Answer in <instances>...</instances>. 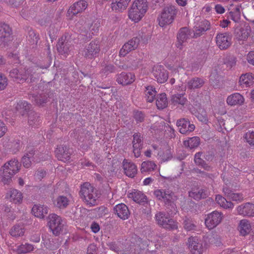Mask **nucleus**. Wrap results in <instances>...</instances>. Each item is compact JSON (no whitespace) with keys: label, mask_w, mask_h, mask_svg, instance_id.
<instances>
[{"label":"nucleus","mask_w":254,"mask_h":254,"mask_svg":"<svg viewBox=\"0 0 254 254\" xmlns=\"http://www.w3.org/2000/svg\"><path fill=\"white\" fill-rule=\"evenodd\" d=\"M20 167L21 164L15 158L6 162L0 169V179L3 184H9L12 181V178L19 171Z\"/></svg>","instance_id":"nucleus-1"},{"label":"nucleus","mask_w":254,"mask_h":254,"mask_svg":"<svg viewBox=\"0 0 254 254\" xmlns=\"http://www.w3.org/2000/svg\"><path fill=\"white\" fill-rule=\"evenodd\" d=\"M79 195L87 205L95 206L97 204L99 198L98 190L89 183L85 182L81 185Z\"/></svg>","instance_id":"nucleus-2"},{"label":"nucleus","mask_w":254,"mask_h":254,"mask_svg":"<svg viewBox=\"0 0 254 254\" xmlns=\"http://www.w3.org/2000/svg\"><path fill=\"white\" fill-rule=\"evenodd\" d=\"M34 73V68L32 67L13 68L9 71V77L15 82L23 83L26 81H33L32 78Z\"/></svg>","instance_id":"nucleus-3"},{"label":"nucleus","mask_w":254,"mask_h":254,"mask_svg":"<svg viewBox=\"0 0 254 254\" xmlns=\"http://www.w3.org/2000/svg\"><path fill=\"white\" fill-rule=\"evenodd\" d=\"M48 225L54 235L59 236L63 231L65 225L64 221L62 218L55 214L49 215L48 218Z\"/></svg>","instance_id":"nucleus-4"},{"label":"nucleus","mask_w":254,"mask_h":254,"mask_svg":"<svg viewBox=\"0 0 254 254\" xmlns=\"http://www.w3.org/2000/svg\"><path fill=\"white\" fill-rule=\"evenodd\" d=\"M177 11L174 6L170 5L164 7L158 18L159 25L161 27H164L172 23Z\"/></svg>","instance_id":"nucleus-5"},{"label":"nucleus","mask_w":254,"mask_h":254,"mask_svg":"<svg viewBox=\"0 0 254 254\" xmlns=\"http://www.w3.org/2000/svg\"><path fill=\"white\" fill-rule=\"evenodd\" d=\"M155 218L157 224L165 229L174 230L178 228L177 223L168 217L165 212L161 211L157 212Z\"/></svg>","instance_id":"nucleus-6"},{"label":"nucleus","mask_w":254,"mask_h":254,"mask_svg":"<svg viewBox=\"0 0 254 254\" xmlns=\"http://www.w3.org/2000/svg\"><path fill=\"white\" fill-rule=\"evenodd\" d=\"M223 214L217 211H214L207 215L205 218V224L208 229L216 227L222 221Z\"/></svg>","instance_id":"nucleus-7"},{"label":"nucleus","mask_w":254,"mask_h":254,"mask_svg":"<svg viewBox=\"0 0 254 254\" xmlns=\"http://www.w3.org/2000/svg\"><path fill=\"white\" fill-rule=\"evenodd\" d=\"M188 244L192 254H202L204 251L203 244L197 237H190L188 240Z\"/></svg>","instance_id":"nucleus-8"},{"label":"nucleus","mask_w":254,"mask_h":254,"mask_svg":"<svg viewBox=\"0 0 254 254\" xmlns=\"http://www.w3.org/2000/svg\"><path fill=\"white\" fill-rule=\"evenodd\" d=\"M99 51L98 42L92 41L85 47L82 55L86 59H92L97 57Z\"/></svg>","instance_id":"nucleus-9"},{"label":"nucleus","mask_w":254,"mask_h":254,"mask_svg":"<svg viewBox=\"0 0 254 254\" xmlns=\"http://www.w3.org/2000/svg\"><path fill=\"white\" fill-rule=\"evenodd\" d=\"M152 73L154 79L158 83H164L168 78L167 71L162 65L155 66L153 68Z\"/></svg>","instance_id":"nucleus-10"},{"label":"nucleus","mask_w":254,"mask_h":254,"mask_svg":"<svg viewBox=\"0 0 254 254\" xmlns=\"http://www.w3.org/2000/svg\"><path fill=\"white\" fill-rule=\"evenodd\" d=\"M132 151L136 158L139 157L141 155V150L143 148V136L140 133H135L133 135L132 141Z\"/></svg>","instance_id":"nucleus-11"},{"label":"nucleus","mask_w":254,"mask_h":254,"mask_svg":"<svg viewBox=\"0 0 254 254\" xmlns=\"http://www.w3.org/2000/svg\"><path fill=\"white\" fill-rule=\"evenodd\" d=\"M140 42L139 38L133 37L127 43H126L120 51V56L125 57L129 52L136 49Z\"/></svg>","instance_id":"nucleus-12"},{"label":"nucleus","mask_w":254,"mask_h":254,"mask_svg":"<svg viewBox=\"0 0 254 254\" xmlns=\"http://www.w3.org/2000/svg\"><path fill=\"white\" fill-rule=\"evenodd\" d=\"M238 214L244 217L254 216V204L250 202L243 203L239 205L237 209Z\"/></svg>","instance_id":"nucleus-13"},{"label":"nucleus","mask_w":254,"mask_h":254,"mask_svg":"<svg viewBox=\"0 0 254 254\" xmlns=\"http://www.w3.org/2000/svg\"><path fill=\"white\" fill-rule=\"evenodd\" d=\"M87 2L83 0H80L74 2L68 8L67 14L71 16H75L84 11L87 7Z\"/></svg>","instance_id":"nucleus-14"},{"label":"nucleus","mask_w":254,"mask_h":254,"mask_svg":"<svg viewBox=\"0 0 254 254\" xmlns=\"http://www.w3.org/2000/svg\"><path fill=\"white\" fill-rule=\"evenodd\" d=\"M177 126L179 131L182 134H189L193 131L195 128V126L191 124L188 119L182 118L177 121Z\"/></svg>","instance_id":"nucleus-15"},{"label":"nucleus","mask_w":254,"mask_h":254,"mask_svg":"<svg viewBox=\"0 0 254 254\" xmlns=\"http://www.w3.org/2000/svg\"><path fill=\"white\" fill-rule=\"evenodd\" d=\"M56 156L58 160L65 162L70 159L71 152L66 146H58L55 150Z\"/></svg>","instance_id":"nucleus-16"},{"label":"nucleus","mask_w":254,"mask_h":254,"mask_svg":"<svg viewBox=\"0 0 254 254\" xmlns=\"http://www.w3.org/2000/svg\"><path fill=\"white\" fill-rule=\"evenodd\" d=\"M35 149L33 146H29L27 148L26 152L22 158V163L24 167L29 168L31 165L32 161L35 159Z\"/></svg>","instance_id":"nucleus-17"},{"label":"nucleus","mask_w":254,"mask_h":254,"mask_svg":"<svg viewBox=\"0 0 254 254\" xmlns=\"http://www.w3.org/2000/svg\"><path fill=\"white\" fill-rule=\"evenodd\" d=\"M231 38L226 33H219L216 37V41L217 46L221 50L227 49L231 44Z\"/></svg>","instance_id":"nucleus-18"},{"label":"nucleus","mask_w":254,"mask_h":254,"mask_svg":"<svg viewBox=\"0 0 254 254\" xmlns=\"http://www.w3.org/2000/svg\"><path fill=\"white\" fill-rule=\"evenodd\" d=\"M114 211L117 216L123 220L128 218L130 211L127 206L124 203H120L114 207Z\"/></svg>","instance_id":"nucleus-19"},{"label":"nucleus","mask_w":254,"mask_h":254,"mask_svg":"<svg viewBox=\"0 0 254 254\" xmlns=\"http://www.w3.org/2000/svg\"><path fill=\"white\" fill-rule=\"evenodd\" d=\"M210 28V23L207 20H202L198 26L194 27L193 37L196 38L203 35L206 31Z\"/></svg>","instance_id":"nucleus-20"},{"label":"nucleus","mask_w":254,"mask_h":254,"mask_svg":"<svg viewBox=\"0 0 254 254\" xmlns=\"http://www.w3.org/2000/svg\"><path fill=\"white\" fill-rule=\"evenodd\" d=\"M131 0H112L111 7L116 12H122L127 9Z\"/></svg>","instance_id":"nucleus-21"},{"label":"nucleus","mask_w":254,"mask_h":254,"mask_svg":"<svg viewBox=\"0 0 254 254\" xmlns=\"http://www.w3.org/2000/svg\"><path fill=\"white\" fill-rule=\"evenodd\" d=\"M12 30L9 26L5 23H0V45L8 41Z\"/></svg>","instance_id":"nucleus-22"},{"label":"nucleus","mask_w":254,"mask_h":254,"mask_svg":"<svg viewBox=\"0 0 254 254\" xmlns=\"http://www.w3.org/2000/svg\"><path fill=\"white\" fill-rule=\"evenodd\" d=\"M223 191L225 196L232 201L241 202L244 199L242 193H235L227 186L223 187Z\"/></svg>","instance_id":"nucleus-23"},{"label":"nucleus","mask_w":254,"mask_h":254,"mask_svg":"<svg viewBox=\"0 0 254 254\" xmlns=\"http://www.w3.org/2000/svg\"><path fill=\"white\" fill-rule=\"evenodd\" d=\"M49 212V208L44 205L35 204L32 208V212L36 217L44 218Z\"/></svg>","instance_id":"nucleus-24"},{"label":"nucleus","mask_w":254,"mask_h":254,"mask_svg":"<svg viewBox=\"0 0 254 254\" xmlns=\"http://www.w3.org/2000/svg\"><path fill=\"white\" fill-rule=\"evenodd\" d=\"M123 166L125 174L130 178H133L137 173V167L132 162H128L126 159L123 161Z\"/></svg>","instance_id":"nucleus-25"},{"label":"nucleus","mask_w":254,"mask_h":254,"mask_svg":"<svg viewBox=\"0 0 254 254\" xmlns=\"http://www.w3.org/2000/svg\"><path fill=\"white\" fill-rule=\"evenodd\" d=\"M117 81L123 85L130 84L134 81V75L130 72H123L118 75Z\"/></svg>","instance_id":"nucleus-26"},{"label":"nucleus","mask_w":254,"mask_h":254,"mask_svg":"<svg viewBox=\"0 0 254 254\" xmlns=\"http://www.w3.org/2000/svg\"><path fill=\"white\" fill-rule=\"evenodd\" d=\"M191 31L187 27L180 28L177 33V39L180 45L187 41L190 36Z\"/></svg>","instance_id":"nucleus-27"},{"label":"nucleus","mask_w":254,"mask_h":254,"mask_svg":"<svg viewBox=\"0 0 254 254\" xmlns=\"http://www.w3.org/2000/svg\"><path fill=\"white\" fill-rule=\"evenodd\" d=\"M57 50L61 55L67 54L71 48L70 45L66 41L65 37H62L57 45Z\"/></svg>","instance_id":"nucleus-28"},{"label":"nucleus","mask_w":254,"mask_h":254,"mask_svg":"<svg viewBox=\"0 0 254 254\" xmlns=\"http://www.w3.org/2000/svg\"><path fill=\"white\" fill-rule=\"evenodd\" d=\"M129 198L132 199V200L138 203H144L147 201V197L142 192L134 190L133 191L130 192L128 194Z\"/></svg>","instance_id":"nucleus-29"},{"label":"nucleus","mask_w":254,"mask_h":254,"mask_svg":"<svg viewBox=\"0 0 254 254\" xmlns=\"http://www.w3.org/2000/svg\"><path fill=\"white\" fill-rule=\"evenodd\" d=\"M204 84L203 79L195 77L190 79L187 83V86L190 90H194L200 88Z\"/></svg>","instance_id":"nucleus-30"},{"label":"nucleus","mask_w":254,"mask_h":254,"mask_svg":"<svg viewBox=\"0 0 254 254\" xmlns=\"http://www.w3.org/2000/svg\"><path fill=\"white\" fill-rule=\"evenodd\" d=\"M145 14L148 8L147 0H134L130 7Z\"/></svg>","instance_id":"nucleus-31"},{"label":"nucleus","mask_w":254,"mask_h":254,"mask_svg":"<svg viewBox=\"0 0 254 254\" xmlns=\"http://www.w3.org/2000/svg\"><path fill=\"white\" fill-rule=\"evenodd\" d=\"M244 102V98L240 94L236 93L228 97L227 103L228 104L233 106L241 105Z\"/></svg>","instance_id":"nucleus-32"},{"label":"nucleus","mask_w":254,"mask_h":254,"mask_svg":"<svg viewBox=\"0 0 254 254\" xmlns=\"http://www.w3.org/2000/svg\"><path fill=\"white\" fill-rule=\"evenodd\" d=\"M25 229L22 224H16L11 227L9 231L10 235L15 238H18L24 235Z\"/></svg>","instance_id":"nucleus-33"},{"label":"nucleus","mask_w":254,"mask_h":254,"mask_svg":"<svg viewBox=\"0 0 254 254\" xmlns=\"http://www.w3.org/2000/svg\"><path fill=\"white\" fill-rule=\"evenodd\" d=\"M10 201L14 203H20L22 201L23 196L22 193L16 189H11L7 193Z\"/></svg>","instance_id":"nucleus-34"},{"label":"nucleus","mask_w":254,"mask_h":254,"mask_svg":"<svg viewBox=\"0 0 254 254\" xmlns=\"http://www.w3.org/2000/svg\"><path fill=\"white\" fill-rule=\"evenodd\" d=\"M168 99L165 93H161L157 96L156 105L158 109L162 110L165 109L168 106Z\"/></svg>","instance_id":"nucleus-35"},{"label":"nucleus","mask_w":254,"mask_h":254,"mask_svg":"<svg viewBox=\"0 0 254 254\" xmlns=\"http://www.w3.org/2000/svg\"><path fill=\"white\" fill-rule=\"evenodd\" d=\"M145 14L138 11L137 9H135L134 8L130 7L128 12V16L130 19L134 22H138L144 16Z\"/></svg>","instance_id":"nucleus-36"},{"label":"nucleus","mask_w":254,"mask_h":254,"mask_svg":"<svg viewBox=\"0 0 254 254\" xmlns=\"http://www.w3.org/2000/svg\"><path fill=\"white\" fill-rule=\"evenodd\" d=\"M254 82V78L251 73L242 74L240 77L239 82L241 85L249 87L253 84Z\"/></svg>","instance_id":"nucleus-37"},{"label":"nucleus","mask_w":254,"mask_h":254,"mask_svg":"<svg viewBox=\"0 0 254 254\" xmlns=\"http://www.w3.org/2000/svg\"><path fill=\"white\" fill-rule=\"evenodd\" d=\"M75 29L82 35H87L89 29V24H86L83 18L80 19L75 25Z\"/></svg>","instance_id":"nucleus-38"},{"label":"nucleus","mask_w":254,"mask_h":254,"mask_svg":"<svg viewBox=\"0 0 254 254\" xmlns=\"http://www.w3.org/2000/svg\"><path fill=\"white\" fill-rule=\"evenodd\" d=\"M34 250V247L33 245L26 243L17 246L15 252L18 254H25L32 252Z\"/></svg>","instance_id":"nucleus-39"},{"label":"nucleus","mask_w":254,"mask_h":254,"mask_svg":"<svg viewBox=\"0 0 254 254\" xmlns=\"http://www.w3.org/2000/svg\"><path fill=\"white\" fill-rule=\"evenodd\" d=\"M239 229L241 235L244 236L247 235L251 230V226L250 222L246 219L241 220L239 224Z\"/></svg>","instance_id":"nucleus-40"},{"label":"nucleus","mask_w":254,"mask_h":254,"mask_svg":"<svg viewBox=\"0 0 254 254\" xmlns=\"http://www.w3.org/2000/svg\"><path fill=\"white\" fill-rule=\"evenodd\" d=\"M157 92L155 88L152 86H148L145 87L144 90L145 98L148 102H152L156 95Z\"/></svg>","instance_id":"nucleus-41"},{"label":"nucleus","mask_w":254,"mask_h":254,"mask_svg":"<svg viewBox=\"0 0 254 254\" xmlns=\"http://www.w3.org/2000/svg\"><path fill=\"white\" fill-rule=\"evenodd\" d=\"M215 200L220 206L224 208H233L234 207V204L231 201H227L225 197L220 195H216Z\"/></svg>","instance_id":"nucleus-42"},{"label":"nucleus","mask_w":254,"mask_h":254,"mask_svg":"<svg viewBox=\"0 0 254 254\" xmlns=\"http://www.w3.org/2000/svg\"><path fill=\"white\" fill-rule=\"evenodd\" d=\"M54 203L57 207L64 209L68 205L69 200L66 196L60 195L55 200Z\"/></svg>","instance_id":"nucleus-43"},{"label":"nucleus","mask_w":254,"mask_h":254,"mask_svg":"<svg viewBox=\"0 0 254 254\" xmlns=\"http://www.w3.org/2000/svg\"><path fill=\"white\" fill-rule=\"evenodd\" d=\"M187 101V98L182 94H177L172 96L171 102L174 105H184Z\"/></svg>","instance_id":"nucleus-44"},{"label":"nucleus","mask_w":254,"mask_h":254,"mask_svg":"<svg viewBox=\"0 0 254 254\" xmlns=\"http://www.w3.org/2000/svg\"><path fill=\"white\" fill-rule=\"evenodd\" d=\"M30 104H28L26 101H20L17 103L15 108L17 111L23 115L25 112L30 110Z\"/></svg>","instance_id":"nucleus-45"},{"label":"nucleus","mask_w":254,"mask_h":254,"mask_svg":"<svg viewBox=\"0 0 254 254\" xmlns=\"http://www.w3.org/2000/svg\"><path fill=\"white\" fill-rule=\"evenodd\" d=\"M241 8L240 5H237L233 10L229 12L228 17L230 18L235 22H238L240 19Z\"/></svg>","instance_id":"nucleus-46"},{"label":"nucleus","mask_w":254,"mask_h":254,"mask_svg":"<svg viewBox=\"0 0 254 254\" xmlns=\"http://www.w3.org/2000/svg\"><path fill=\"white\" fill-rule=\"evenodd\" d=\"M156 167V164L152 161H144L141 164L140 170L141 173L151 172L153 171Z\"/></svg>","instance_id":"nucleus-47"},{"label":"nucleus","mask_w":254,"mask_h":254,"mask_svg":"<svg viewBox=\"0 0 254 254\" xmlns=\"http://www.w3.org/2000/svg\"><path fill=\"white\" fill-rule=\"evenodd\" d=\"M200 143V139L198 137L194 136L190 138L189 140H186L184 142L185 146L188 147L190 149L197 147Z\"/></svg>","instance_id":"nucleus-48"},{"label":"nucleus","mask_w":254,"mask_h":254,"mask_svg":"<svg viewBox=\"0 0 254 254\" xmlns=\"http://www.w3.org/2000/svg\"><path fill=\"white\" fill-rule=\"evenodd\" d=\"M190 195L195 199H200L206 196V191L203 189H196L192 190L190 192Z\"/></svg>","instance_id":"nucleus-49"},{"label":"nucleus","mask_w":254,"mask_h":254,"mask_svg":"<svg viewBox=\"0 0 254 254\" xmlns=\"http://www.w3.org/2000/svg\"><path fill=\"white\" fill-rule=\"evenodd\" d=\"M237 38L240 40H244L249 36L248 29L244 28H237L235 30Z\"/></svg>","instance_id":"nucleus-50"},{"label":"nucleus","mask_w":254,"mask_h":254,"mask_svg":"<svg viewBox=\"0 0 254 254\" xmlns=\"http://www.w3.org/2000/svg\"><path fill=\"white\" fill-rule=\"evenodd\" d=\"M40 120L38 114L34 112H31L28 115V124L31 126H36L39 124Z\"/></svg>","instance_id":"nucleus-51"},{"label":"nucleus","mask_w":254,"mask_h":254,"mask_svg":"<svg viewBox=\"0 0 254 254\" xmlns=\"http://www.w3.org/2000/svg\"><path fill=\"white\" fill-rule=\"evenodd\" d=\"M183 225L185 229L188 231L194 230L196 227L194 221L187 217H185L184 219Z\"/></svg>","instance_id":"nucleus-52"},{"label":"nucleus","mask_w":254,"mask_h":254,"mask_svg":"<svg viewBox=\"0 0 254 254\" xmlns=\"http://www.w3.org/2000/svg\"><path fill=\"white\" fill-rule=\"evenodd\" d=\"M165 206L167 213L170 216H173L178 212V209L175 202L166 203Z\"/></svg>","instance_id":"nucleus-53"},{"label":"nucleus","mask_w":254,"mask_h":254,"mask_svg":"<svg viewBox=\"0 0 254 254\" xmlns=\"http://www.w3.org/2000/svg\"><path fill=\"white\" fill-rule=\"evenodd\" d=\"M158 155L163 161H167L172 157L171 150L167 147L163 148L162 151H160Z\"/></svg>","instance_id":"nucleus-54"},{"label":"nucleus","mask_w":254,"mask_h":254,"mask_svg":"<svg viewBox=\"0 0 254 254\" xmlns=\"http://www.w3.org/2000/svg\"><path fill=\"white\" fill-rule=\"evenodd\" d=\"M49 97V96H48V94L45 93H41L35 96H32V98L34 99L35 103L39 105H41L46 103Z\"/></svg>","instance_id":"nucleus-55"},{"label":"nucleus","mask_w":254,"mask_h":254,"mask_svg":"<svg viewBox=\"0 0 254 254\" xmlns=\"http://www.w3.org/2000/svg\"><path fill=\"white\" fill-rule=\"evenodd\" d=\"M201 153L198 152L195 154L194 160L196 164L203 167L205 170H208L210 167L208 166L205 161L200 158Z\"/></svg>","instance_id":"nucleus-56"},{"label":"nucleus","mask_w":254,"mask_h":254,"mask_svg":"<svg viewBox=\"0 0 254 254\" xmlns=\"http://www.w3.org/2000/svg\"><path fill=\"white\" fill-rule=\"evenodd\" d=\"M202 58L200 61H199V59H198V61L197 63H194L191 65V69L192 71H196L197 70L199 67L202 66L203 64L205 63V62L206 60L207 59V56L206 54L205 53H203L202 55Z\"/></svg>","instance_id":"nucleus-57"},{"label":"nucleus","mask_w":254,"mask_h":254,"mask_svg":"<svg viewBox=\"0 0 254 254\" xmlns=\"http://www.w3.org/2000/svg\"><path fill=\"white\" fill-rule=\"evenodd\" d=\"M167 192H169V190L158 189L154 190V194L158 200L164 201Z\"/></svg>","instance_id":"nucleus-58"},{"label":"nucleus","mask_w":254,"mask_h":254,"mask_svg":"<svg viewBox=\"0 0 254 254\" xmlns=\"http://www.w3.org/2000/svg\"><path fill=\"white\" fill-rule=\"evenodd\" d=\"M115 70V66L112 64H106L102 65L100 73L103 75H107L108 74L114 72Z\"/></svg>","instance_id":"nucleus-59"},{"label":"nucleus","mask_w":254,"mask_h":254,"mask_svg":"<svg viewBox=\"0 0 254 254\" xmlns=\"http://www.w3.org/2000/svg\"><path fill=\"white\" fill-rule=\"evenodd\" d=\"M244 137L250 146L254 148V131L249 130L245 133Z\"/></svg>","instance_id":"nucleus-60"},{"label":"nucleus","mask_w":254,"mask_h":254,"mask_svg":"<svg viewBox=\"0 0 254 254\" xmlns=\"http://www.w3.org/2000/svg\"><path fill=\"white\" fill-rule=\"evenodd\" d=\"M177 200V196L173 191L169 190V192L167 193L163 201L164 202V204H166L168 203H169L175 202Z\"/></svg>","instance_id":"nucleus-61"},{"label":"nucleus","mask_w":254,"mask_h":254,"mask_svg":"<svg viewBox=\"0 0 254 254\" xmlns=\"http://www.w3.org/2000/svg\"><path fill=\"white\" fill-rule=\"evenodd\" d=\"M42 248H45L46 249L52 250H53L54 246L53 242L49 239L42 238Z\"/></svg>","instance_id":"nucleus-62"},{"label":"nucleus","mask_w":254,"mask_h":254,"mask_svg":"<svg viewBox=\"0 0 254 254\" xmlns=\"http://www.w3.org/2000/svg\"><path fill=\"white\" fill-rule=\"evenodd\" d=\"M7 84L6 77L0 72V90H3Z\"/></svg>","instance_id":"nucleus-63"},{"label":"nucleus","mask_w":254,"mask_h":254,"mask_svg":"<svg viewBox=\"0 0 254 254\" xmlns=\"http://www.w3.org/2000/svg\"><path fill=\"white\" fill-rule=\"evenodd\" d=\"M28 34L29 38L31 40V42L33 44H37L39 38L35 32L33 30L31 29L29 31Z\"/></svg>","instance_id":"nucleus-64"}]
</instances>
